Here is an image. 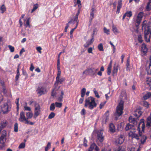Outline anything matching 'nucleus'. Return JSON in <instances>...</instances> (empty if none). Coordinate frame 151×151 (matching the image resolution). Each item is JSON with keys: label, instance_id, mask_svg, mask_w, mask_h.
Masks as SVG:
<instances>
[{"label": "nucleus", "instance_id": "4468645a", "mask_svg": "<svg viewBox=\"0 0 151 151\" xmlns=\"http://www.w3.org/2000/svg\"><path fill=\"white\" fill-rule=\"evenodd\" d=\"M143 16V13L142 12H140L138 14L137 17V19L135 21L136 23L137 24L138 26L140 23Z\"/></svg>", "mask_w": 151, "mask_h": 151}, {"label": "nucleus", "instance_id": "f257e3e1", "mask_svg": "<svg viewBox=\"0 0 151 151\" xmlns=\"http://www.w3.org/2000/svg\"><path fill=\"white\" fill-rule=\"evenodd\" d=\"M142 29H144V38L146 41L148 42L150 41V37L151 34V27L150 24L147 23L146 21H144L142 24Z\"/></svg>", "mask_w": 151, "mask_h": 151}, {"label": "nucleus", "instance_id": "c756f323", "mask_svg": "<svg viewBox=\"0 0 151 151\" xmlns=\"http://www.w3.org/2000/svg\"><path fill=\"white\" fill-rule=\"evenodd\" d=\"M6 11V8L4 5L3 4L0 7V13H3Z\"/></svg>", "mask_w": 151, "mask_h": 151}, {"label": "nucleus", "instance_id": "cd10ccee", "mask_svg": "<svg viewBox=\"0 0 151 151\" xmlns=\"http://www.w3.org/2000/svg\"><path fill=\"white\" fill-rule=\"evenodd\" d=\"M151 97V92H148L143 96L144 99L146 100Z\"/></svg>", "mask_w": 151, "mask_h": 151}, {"label": "nucleus", "instance_id": "473e14b6", "mask_svg": "<svg viewBox=\"0 0 151 151\" xmlns=\"http://www.w3.org/2000/svg\"><path fill=\"white\" fill-rule=\"evenodd\" d=\"M64 94L63 92V91H61V95L58 98V100L59 101L61 102L63 101V98Z\"/></svg>", "mask_w": 151, "mask_h": 151}, {"label": "nucleus", "instance_id": "58836bf2", "mask_svg": "<svg viewBox=\"0 0 151 151\" xmlns=\"http://www.w3.org/2000/svg\"><path fill=\"white\" fill-rule=\"evenodd\" d=\"M118 71V68L117 67H114V69L112 71V75L113 76L115 74H116Z\"/></svg>", "mask_w": 151, "mask_h": 151}, {"label": "nucleus", "instance_id": "864d4df0", "mask_svg": "<svg viewBox=\"0 0 151 151\" xmlns=\"http://www.w3.org/2000/svg\"><path fill=\"white\" fill-rule=\"evenodd\" d=\"M8 47L10 50L11 52H14V47L11 45H9L8 46Z\"/></svg>", "mask_w": 151, "mask_h": 151}, {"label": "nucleus", "instance_id": "aec40b11", "mask_svg": "<svg viewBox=\"0 0 151 151\" xmlns=\"http://www.w3.org/2000/svg\"><path fill=\"white\" fill-rule=\"evenodd\" d=\"M122 0H119L118 2V6L116 12V14H119L120 11V9L122 7Z\"/></svg>", "mask_w": 151, "mask_h": 151}, {"label": "nucleus", "instance_id": "a211bd4d", "mask_svg": "<svg viewBox=\"0 0 151 151\" xmlns=\"http://www.w3.org/2000/svg\"><path fill=\"white\" fill-rule=\"evenodd\" d=\"M142 113L140 109H137L134 111L133 114L136 118H138L142 115Z\"/></svg>", "mask_w": 151, "mask_h": 151}, {"label": "nucleus", "instance_id": "c03bdc74", "mask_svg": "<svg viewBox=\"0 0 151 151\" xmlns=\"http://www.w3.org/2000/svg\"><path fill=\"white\" fill-rule=\"evenodd\" d=\"M104 33L106 34L107 35H109L110 30L109 29H107L106 27H104Z\"/></svg>", "mask_w": 151, "mask_h": 151}, {"label": "nucleus", "instance_id": "8fccbe9b", "mask_svg": "<svg viewBox=\"0 0 151 151\" xmlns=\"http://www.w3.org/2000/svg\"><path fill=\"white\" fill-rule=\"evenodd\" d=\"M19 99L17 98L16 99V103L17 104V111L18 110L19 108Z\"/></svg>", "mask_w": 151, "mask_h": 151}, {"label": "nucleus", "instance_id": "0eeeda50", "mask_svg": "<svg viewBox=\"0 0 151 151\" xmlns=\"http://www.w3.org/2000/svg\"><path fill=\"white\" fill-rule=\"evenodd\" d=\"M0 91H1L4 94H6L7 92V91L4 85V82L3 81L0 80ZM3 98L1 93L0 92V104L3 99Z\"/></svg>", "mask_w": 151, "mask_h": 151}, {"label": "nucleus", "instance_id": "a18cd8bd", "mask_svg": "<svg viewBox=\"0 0 151 151\" xmlns=\"http://www.w3.org/2000/svg\"><path fill=\"white\" fill-rule=\"evenodd\" d=\"M38 4H35L33 6V7L32 9V10L31 12L33 13L34 11H35L36 9H37L38 8Z\"/></svg>", "mask_w": 151, "mask_h": 151}, {"label": "nucleus", "instance_id": "f8f14e48", "mask_svg": "<svg viewBox=\"0 0 151 151\" xmlns=\"http://www.w3.org/2000/svg\"><path fill=\"white\" fill-rule=\"evenodd\" d=\"M146 67V70L147 74H151V56L150 57L149 61L147 62Z\"/></svg>", "mask_w": 151, "mask_h": 151}, {"label": "nucleus", "instance_id": "5fc2aeb1", "mask_svg": "<svg viewBox=\"0 0 151 151\" xmlns=\"http://www.w3.org/2000/svg\"><path fill=\"white\" fill-rule=\"evenodd\" d=\"M138 40L139 42L141 43L142 42L143 40H142V37L141 35H138Z\"/></svg>", "mask_w": 151, "mask_h": 151}, {"label": "nucleus", "instance_id": "ddd939ff", "mask_svg": "<svg viewBox=\"0 0 151 151\" xmlns=\"http://www.w3.org/2000/svg\"><path fill=\"white\" fill-rule=\"evenodd\" d=\"M124 136L122 135H120L118 136L115 141V142L120 144H122L124 140Z\"/></svg>", "mask_w": 151, "mask_h": 151}, {"label": "nucleus", "instance_id": "ea45409f", "mask_svg": "<svg viewBox=\"0 0 151 151\" xmlns=\"http://www.w3.org/2000/svg\"><path fill=\"white\" fill-rule=\"evenodd\" d=\"M25 105L24 106V109L25 111H31V108L28 106H27V103H25Z\"/></svg>", "mask_w": 151, "mask_h": 151}, {"label": "nucleus", "instance_id": "37998d69", "mask_svg": "<svg viewBox=\"0 0 151 151\" xmlns=\"http://www.w3.org/2000/svg\"><path fill=\"white\" fill-rule=\"evenodd\" d=\"M55 116V113L53 112H52L49 115L48 118L49 119H52L54 118Z\"/></svg>", "mask_w": 151, "mask_h": 151}, {"label": "nucleus", "instance_id": "7ed1b4c3", "mask_svg": "<svg viewBox=\"0 0 151 151\" xmlns=\"http://www.w3.org/2000/svg\"><path fill=\"white\" fill-rule=\"evenodd\" d=\"M9 136L7 134L6 130H3L0 137V144L3 147L5 146V143L8 141Z\"/></svg>", "mask_w": 151, "mask_h": 151}, {"label": "nucleus", "instance_id": "4c0bfd02", "mask_svg": "<svg viewBox=\"0 0 151 151\" xmlns=\"http://www.w3.org/2000/svg\"><path fill=\"white\" fill-rule=\"evenodd\" d=\"M147 139V137L143 135L142 136V139H141V143L142 144H143L145 142L146 140Z\"/></svg>", "mask_w": 151, "mask_h": 151}, {"label": "nucleus", "instance_id": "1a4fd4ad", "mask_svg": "<svg viewBox=\"0 0 151 151\" xmlns=\"http://www.w3.org/2000/svg\"><path fill=\"white\" fill-rule=\"evenodd\" d=\"M96 137L98 140L100 142H102L104 140V136H103V131L102 130L96 131Z\"/></svg>", "mask_w": 151, "mask_h": 151}, {"label": "nucleus", "instance_id": "49530a36", "mask_svg": "<svg viewBox=\"0 0 151 151\" xmlns=\"http://www.w3.org/2000/svg\"><path fill=\"white\" fill-rule=\"evenodd\" d=\"M25 144L24 142H22L19 146V148L22 149L25 147Z\"/></svg>", "mask_w": 151, "mask_h": 151}, {"label": "nucleus", "instance_id": "3c124183", "mask_svg": "<svg viewBox=\"0 0 151 151\" xmlns=\"http://www.w3.org/2000/svg\"><path fill=\"white\" fill-rule=\"evenodd\" d=\"M51 147V143L49 142L47 144V146L45 147V151H47L49 148Z\"/></svg>", "mask_w": 151, "mask_h": 151}, {"label": "nucleus", "instance_id": "72a5a7b5", "mask_svg": "<svg viewBox=\"0 0 151 151\" xmlns=\"http://www.w3.org/2000/svg\"><path fill=\"white\" fill-rule=\"evenodd\" d=\"M58 89H59V88L58 89H57L56 87H55L53 89L51 93V96L53 97H54L56 96V91Z\"/></svg>", "mask_w": 151, "mask_h": 151}, {"label": "nucleus", "instance_id": "09e8293b", "mask_svg": "<svg viewBox=\"0 0 151 151\" xmlns=\"http://www.w3.org/2000/svg\"><path fill=\"white\" fill-rule=\"evenodd\" d=\"M14 131L16 132H17L18 131V125L17 123H16L14 124Z\"/></svg>", "mask_w": 151, "mask_h": 151}, {"label": "nucleus", "instance_id": "a19ab883", "mask_svg": "<svg viewBox=\"0 0 151 151\" xmlns=\"http://www.w3.org/2000/svg\"><path fill=\"white\" fill-rule=\"evenodd\" d=\"M55 108V105L54 103H52L51 104L50 109V111H54Z\"/></svg>", "mask_w": 151, "mask_h": 151}, {"label": "nucleus", "instance_id": "de8ad7c7", "mask_svg": "<svg viewBox=\"0 0 151 151\" xmlns=\"http://www.w3.org/2000/svg\"><path fill=\"white\" fill-rule=\"evenodd\" d=\"M55 104L56 106L58 108H60L62 105V103L58 102H55Z\"/></svg>", "mask_w": 151, "mask_h": 151}, {"label": "nucleus", "instance_id": "603ef678", "mask_svg": "<svg viewBox=\"0 0 151 151\" xmlns=\"http://www.w3.org/2000/svg\"><path fill=\"white\" fill-rule=\"evenodd\" d=\"M91 44L89 42V40H88L86 43L84 44V46L86 48Z\"/></svg>", "mask_w": 151, "mask_h": 151}, {"label": "nucleus", "instance_id": "39448f33", "mask_svg": "<svg viewBox=\"0 0 151 151\" xmlns=\"http://www.w3.org/2000/svg\"><path fill=\"white\" fill-rule=\"evenodd\" d=\"M11 105L9 103H5L1 107V110L4 114H7L11 110Z\"/></svg>", "mask_w": 151, "mask_h": 151}, {"label": "nucleus", "instance_id": "338daca9", "mask_svg": "<svg viewBox=\"0 0 151 151\" xmlns=\"http://www.w3.org/2000/svg\"><path fill=\"white\" fill-rule=\"evenodd\" d=\"M105 102H103L101 103L99 105V108L100 109H101L105 104Z\"/></svg>", "mask_w": 151, "mask_h": 151}, {"label": "nucleus", "instance_id": "9b49d317", "mask_svg": "<svg viewBox=\"0 0 151 151\" xmlns=\"http://www.w3.org/2000/svg\"><path fill=\"white\" fill-rule=\"evenodd\" d=\"M145 128V124L144 122H140L138 124L137 127V130L138 131L139 134L140 133H142V132H144Z\"/></svg>", "mask_w": 151, "mask_h": 151}, {"label": "nucleus", "instance_id": "dca6fc26", "mask_svg": "<svg viewBox=\"0 0 151 151\" xmlns=\"http://www.w3.org/2000/svg\"><path fill=\"white\" fill-rule=\"evenodd\" d=\"M79 13V12L78 11V13H76V15L75 16L74 18L73 19H72L70 21H72V22L70 23V24H73L76 23V24L78 22V16Z\"/></svg>", "mask_w": 151, "mask_h": 151}, {"label": "nucleus", "instance_id": "c9c22d12", "mask_svg": "<svg viewBox=\"0 0 151 151\" xmlns=\"http://www.w3.org/2000/svg\"><path fill=\"white\" fill-rule=\"evenodd\" d=\"M94 8H92L91 9V11L90 13V19L91 20H92L94 18Z\"/></svg>", "mask_w": 151, "mask_h": 151}, {"label": "nucleus", "instance_id": "4d7b16f0", "mask_svg": "<svg viewBox=\"0 0 151 151\" xmlns=\"http://www.w3.org/2000/svg\"><path fill=\"white\" fill-rule=\"evenodd\" d=\"M93 92L94 93L95 95V96L97 97V98H99V96L98 94V93L97 92V91H96V89L95 88L93 89Z\"/></svg>", "mask_w": 151, "mask_h": 151}, {"label": "nucleus", "instance_id": "7c9ffc66", "mask_svg": "<svg viewBox=\"0 0 151 151\" xmlns=\"http://www.w3.org/2000/svg\"><path fill=\"white\" fill-rule=\"evenodd\" d=\"M146 9L147 11L151 10V0H149L146 7Z\"/></svg>", "mask_w": 151, "mask_h": 151}, {"label": "nucleus", "instance_id": "680f3d73", "mask_svg": "<svg viewBox=\"0 0 151 151\" xmlns=\"http://www.w3.org/2000/svg\"><path fill=\"white\" fill-rule=\"evenodd\" d=\"M87 141L86 139V138H84V140H83V145L85 147H87Z\"/></svg>", "mask_w": 151, "mask_h": 151}, {"label": "nucleus", "instance_id": "5701e85b", "mask_svg": "<svg viewBox=\"0 0 151 151\" xmlns=\"http://www.w3.org/2000/svg\"><path fill=\"white\" fill-rule=\"evenodd\" d=\"M65 80V78H62L60 79V78H59L58 79L56 80V81L55 83V86H56L58 85L59 83H61L62 82L64 81Z\"/></svg>", "mask_w": 151, "mask_h": 151}, {"label": "nucleus", "instance_id": "774afa93", "mask_svg": "<svg viewBox=\"0 0 151 151\" xmlns=\"http://www.w3.org/2000/svg\"><path fill=\"white\" fill-rule=\"evenodd\" d=\"M35 68L34 67L33 65L32 64H31V66L30 68V70L31 71H33Z\"/></svg>", "mask_w": 151, "mask_h": 151}, {"label": "nucleus", "instance_id": "a878e982", "mask_svg": "<svg viewBox=\"0 0 151 151\" xmlns=\"http://www.w3.org/2000/svg\"><path fill=\"white\" fill-rule=\"evenodd\" d=\"M109 130L112 132H115V126L113 124L111 123L109 124Z\"/></svg>", "mask_w": 151, "mask_h": 151}, {"label": "nucleus", "instance_id": "052dcab7", "mask_svg": "<svg viewBox=\"0 0 151 151\" xmlns=\"http://www.w3.org/2000/svg\"><path fill=\"white\" fill-rule=\"evenodd\" d=\"M37 51L40 54L42 53L41 50H42V48L40 47H37L36 48Z\"/></svg>", "mask_w": 151, "mask_h": 151}, {"label": "nucleus", "instance_id": "f3484780", "mask_svg": "<svg viewBox=\"0 0 151 151\" xmlns=\"http://www.w3.org/2000/svg\"><path fill=\"white\" fill-rule=\"evenodd\" d=\"M94 149L96 151H99V148L94 143H92L90 146V147L88 150V151H93V150Z\"/></svg>", "mask_w": 151, "mask_h": 151}, {"label": "nucleus", "instance_id": "6ab92c4d", "mask_svg": "<svg viewBox=\"0 0 151 151\" xmlns=\"http://www.w3.org/2000/svg\"><path fill=\"white\" fill-rule=\"evenodd\" d=\"M129 137H131L132 139L135 138L137 140L139 139L138 135L131 132V131L129 133Z\"/></svg>", "mask_w": 151, "mask_h": 151}, {"label": "nucleus", "instance_id": "2eb2a0df", "mask_svg": "<svg viewBox=\"0 0 151 151\" xmlns=\"http://www.w3.org/2000/svg\"><path fill=\"white\" fill-rule=\"evenodd\" d=\"M20 117L19 119V121L22 122H24V121L27 119L25 116L24 113L22 111L20 113Z\"/></svg>", "mask_w": 151, "mask_h": 151}, {"label": "nucleus", "instance_id": "69168bd1", "mask_svg": "<svg viewBox=\"0 0 151 151\" xmlns=\"http://www.w3.org/2000/svg\"><path fill=\"white\" fill-rule=\"evenodd\" d=\"M93 49L92 47H90L88 48V53H92Z\"/></svg>", "mask_w": 151, "mask_h": 151}, {"label": "nucleus", "instance_id": "e433bc0d", "mask_svg": "<svg viewBox=\"0 0 151 151\" xmlns=\"http://www.w3.org/2000/svg\"><path fill=\"white\" fill-rule=\"evenodd\" d=\"M126 66H127V70L129 71L130 70V66L129 59L127 60V62L126 64Z\"/></svg>", "mask_w": 151, "mask_h": 151}, {"label": "nucleus", "instance_id": "0e129e2a", "mask_svg": "<svg viewBox=\"0 0 151 151\" xmlns=\"http://www.w3.org/2000/svg\"><path fill=\"white\" fill-rule=\"evenodd\" d=\"M78 26V23L76 25V27L72 29L70 31V35H72L73 34V32L74 31V30L77 28Z\"/></svg>", "mask_w": 151, "mask_h": 151}, {"label": "nucleus", "instance_id": "423d86ee", "mask_svg": "<svg viewBox=\"0 0 151 151\" xmlns=\"http://www.w3.org/2000/svg\"><path fill=\"white\" fill-rule=\"evenodd\" d=\"M99 70V68H91L88 69L84 71L83 72V74H86V75L90 74L91 76H96V75L97 72Z\"/></svg>", "mask_w": 151, "mask_h": 151}, {"label": "nucleus", "instance_id": "2f4dec72", "mask_svg": "<svg viewBox=\"0 0 151 151\" xmlns=\"http://www.w3.org/2000/svg\"><path fill=\"white\" fill-rule=\"evenodd\" d=\"M29 19L30 18H28L27 19L26 22H25V21L24 22V24L26 27H29L30 28V27L29 24Z\"/></svg>", "mask_w": 151, "mask_h": 151}, {"label": "nucleus", "instance_id": "f03ea898", "mask_svg": "<svg viewBox=\"0 0 151 151\" xmlns=\"http://www.w3.org/2000/svg\"><path fill=\"white\" fill-rule=\"evenodd\" d=\"M85 102V106L90 109H93L96 106L97 104L95 101L94 98L91 96L86 99Z\"/></svg>", "mask_w": 151, "mask_h": 151}, {"label": "nucleus", "instance_id": "f704fd0d", "mask_svg": "<svg viewBox=\"0 0 151 151\" xmlns=\"http://www.w3.org/2000/svg\"><path fill=\"white\" fill-rule=\"evenodd\" d=\"M125 14L127 17L129 18L131 17L132 15V12L130 11L126 12Z\"/></svg>", "mask_w": 151, "mask_h": 151}, {"label": "nucleus", "instance_id": "20e7f679", "mask_svg": "<svg viewBox=\"0 0 151 151\" xmlns=\"http://www.w3.org/2000/svg\"><path fill=\"white\" fill-rule=\"evenodd\" d=\"M123 105L124 101L122 100H121L116 107V111L115 113L116 116H119L122 115L123 113Z\"/></svg>", "mask_w": 151, "mask_h": 151}, {"label": "nucleus", "instance_id": "4be33fe9", "mask_svg": "<svg viewBox=\"0 0 151 151\" xmlns=\"http://www.w3.org/2000/svg\"><path fill=\"white\" fill-rule=\"evenodd\" d=\"M129 122L133 124L134 125H136L137 124V119L133 118L132 116L129 117Z\"/></svg>", "mask_w": 151, "mask_h": 151}, {"label": "nucleus", "instance_id": "c85d7f7f", "mask_svg": "<svg viewBox=\"0 0 151 151\" xmlns=\"http://www.w3.org/2000/svg\"><path fill=\"white\" fill-rule=\"evenodd\" d=\"M26 119H30L33 116V113L30 112H27L26 113Z\"/></svg>", "mask_w": 151, "mask_h": 151}, {"label": "nucleus", "instance_id": "b1692460", "mask_svg": "<svg viewBox=\"0 0 151 151\" xmlns=\"http://www.w3.org/2000/svg\"><path fill=\"white\" fill-rule=\"evenodd\" d=\"M125 129L126 131H128L129 130L134 129V125L130 124H128L125 127Z\"/></svg>", "mask_w": 151, "mask_h": 151}, {"label": "nucleus", "instance_id": "6e6d98bb", "mask_svg": "<svg viewBox=\"0 0 151 151\" xmlns=\"http://www.w3.org/2000/svg\"><path fill=\"white\" fill-rule=\"evenodd\" d=\"M111 67L108 66L107 68V73L108 75H109L111 72Z\"/></svg>", "mask_w": 151, "mask_h": 151}, {"label": "nucleus", "instance_id": "e2e57ef3", "mask_svg": "<svg viewBox=\"0 0 151 151\" xmlns=\"http://www.w3.org/2000/svg\"><path fill=\"white\" fill-rule=\"evenodd\" d=\"M86 111L84 109H83L81 112V114L82 115H85L86 114Z\"/></svg>", "mask_w": 151, "mask_h": 151}, {"label": "nucleus", "instance_id": "13d9d810", "mask_svg": "<svg viewBox=\"0 0 151 151\" xmlns=\"http://www.w3.org/2000/svg\"><path fill=\"white\" fill-rule=\"evenodd\" d=\"M143 105L147 108H148L149 107V104L147 102L144 101L143 102Z\"/></svg>", "mask_w": 151, "mask_h": 151}, {"label": "nucleus", "instance_id": "79ce46f5", "mask_svg": "<svg viewBox=\"0 0 151 151\" xmlns=\"http://www.w3.org/2000/svg\"><path fill=\"white\" fill-rule=\"evenodd\" d=\"M98 48L99 51H104L102 43L100 44L98 46Z\"/></svg>", "mask_w": 151, "mask_h": 151}, {"label": "nucleus", "instance_id": "9d476101", "mask_svg": "<svg viewBox=\"0 0 151 151\" xmlns=\"http://www.w3.org/2000/svg\"><path fill=\"white\" fill-rule=\"evenodd\" d=\"M36 91L37 93L40 95L45 93L47 92L46 88L42 86H39L37 88Z\"/></svg>", "mask_w": 151, "mask_h": 151}, {"label": "nucleus", "instance_id": "412c9836", "mask_svg": "<svg viewBox=\"0 0 151 151\" xmlns=\"http://www.w3.org/2000/svg\"><path fill=\"white\" fill-rule=\"evenodd\" d=\"M147 51V49L146 47V45L145 44H143L141 47V52L142 53L145 55Z\"/></svg>", "mask_w": 151, "mask_h": 151}, {"label": "nucleus", "instance_id": "bb28decb", "mask_svg": "<svg viewBox=\"0 0 151 151\" xmlns=\"http://www.w3.org/2000/svg\"><path fill=\"white\" fill-rule=\"evenodd\" d=\"M151 126V113L150 115L147 118V126Z\"/></svg>", "mask_w": 151, "mask_h": 151}, {"label": "nucleus", "instance_id": "6e6552de", "mask_svg": "<svg viewBox=\"0 0 151 151\" xmlns=\"http://www.w3.org/2000/svg\"><path fill=\"white\" fill-rule=\"evenodd\" d=\"M40 112L41 110L40 105L37 104H36L35 106L34 118L36 119L37 117L40 114Z\"/></svg>", "mask_w": 151, "mask_h": 151}, {"label": "nucleus", "instance_id": "393cba45", "mask_svg": "<svg viewBox=\"0 0 151 151\" xmlns=\"http://www.w3.org/2000/svg\"><path fill=\"white\" fill-rule=\"evenodd\" d=\"M112 31L114 33L115 35H117V34L119 33V32L118 30L117 27L114 26V25L113 24L112 25Z\"/></svg>", "mask_w": 151, "mask_h": 151}, {"label": "nucleus", "instance_id": "bf43d9fd", "mask_svg": "<svg viewBox=\"0 0 151 151\" xmlns=\"http://www.w3.org/2000/svg\"><path fill=\"white\" fill-rule=\"evenodd\" d=\"M61 72V71H58L57 76L56 78V80H57L60 78Z\"/></svg>", "mask_w": 151, "mask_h": 151}]
</instances>
